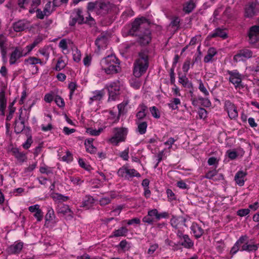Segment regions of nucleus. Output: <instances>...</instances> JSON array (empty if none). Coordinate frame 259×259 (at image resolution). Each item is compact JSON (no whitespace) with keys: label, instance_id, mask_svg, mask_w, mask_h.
I'll return each mask as SVG.
<instances>
[{"label":"nucleus","instance_id":"1","mask_svg":"<svg viewBox=\"0 0 259 259\" xmlns=\"http://www.w3.org/2000/svg\"><path fill=\"white\" fill-rule=\"evenodd\" d=\"M149 25V21L144 17L136 19L132 24V30L134 32L142 31L143 29H145L144 34L139 37L140 42L144 45L148 44L151 40L150 32L148 29Z\"/></svg>","mask_w":259,"mask_h":259},{"label":"nucleus","instance_id":"2","mask_svg":"<svg viewBox=\"0 0 259 259\" xmlns=\"http://www.w3.org/2000/svg\"><path fill=\"white\" fill-rule=\"evenodd\" d=\"M101 69L106 74H113L120 71L119 62L114 55H110L100 61Z\"/></svg>","mask_w":259,"mask_h":259},{"label":"nucleus","instance_id":"3","mask_svg":"<svg viewBox=\"0 0 259 259\" xmlns=\"http://www.w3.org/2000/svg\"><path fill=\"white\" fill-rule=\"evenodd\" d=\"M149 66L148 56L147 53L142 52L134 63L133 73L135 77H140L145 73Z\"/></svg>","mask_w":259,"mask_h":259},{"label":"nucleus","instance_id":"4","mask_svg":"<svg viewBox=\"0 0 259 259\" xmlns=\"http://www.w3.org/2000/svg\"><path fill=\"white\" fill-rule=\"evenodd\" d=\"M113 136L109 139V142L113 145L117 146L120 142L125 141L127 134L126 128L115 127L112 131Z\"/></svg>","mask_w":259,"mask_h":259},{"label":"nucleus","instance_id":"5","mask_svg":"<svg viewBox=\"0 0 259 259\" xmlns=\"http://www.w3.org/2000/svg\"><path fill=\"white\" fill-rule=\"evenodd\" d=\"M118 176L124 178L126 179H129L133 177L140 178L141 175L135 169L130 168L127 165H123L120 167L118 171Z\"/></svg>","mask_w":259,"mask_h":259},{"label":"nucleus","instance_id":"6","mask_svg":"<svg viewBox=\"0 0 259 259\" xmlns=\"http://www.w3.org/2000/svg\"><path fill=\"white\" fill-rule=\"evenodd\" d=\"M259 10L257 0H249L245 7V15L247 17L254 16Z\"/></svg>","mask_w":259,"mask_h":259},{"label":"nucleus","instance_id":"7","mask_svg":"<svg viewBox=\"0 0 259 259\" xmlns=\"http://www.w3.org/2000/svg\"><path fill=\"white\" fill-rule=\"evenodd\" d=\"M229 81L233 84L236 88L242 87V76L237 70L229 71Z\"/></svg>","mask_w":259,"mask_h":259},{"label":"nucleus","instance_id":"8","mask_svg":"<svg viewBox=\"0 0 259 259\" xmlns=\"http://www.w3.org/2000/svg\"><path fill=\"white\" fill-rule=\"evenodd\" d=\"M112 5L108 2L104 0L97 1V13L98 14H105L111 9Z\"/></svg>","mask_w":259,"mask_h":259},{"label":"nucleus","instance_id":"9","mask_svg":"<svg viewBox=\"0 0 259 259\" xmlns=\"http://www.w3.org/2000/svg\"><path fill=\"white\" fill-rule=\"evenodd\" d=\"M23 56H25V54H23L22 48L20 47L15 48L14 51L10 54V64L11 65L14 64L19 58Z\"/></svg>","mask_w":259,"mask_h":259},{"label":"nucleus","instance_id":"10","mask_svg":"<svg viewBox=\"0 0 259 259\" xmlns=\"http://www.w3.org/2000/svg\"><path fill=\"white\" fill-rule=\"evenodd\" d=\"M225 108L231 119H235L238 117V112L236 107L230 101H225Z\"/></svg>","mask_w":259,"mask_h":259},{"label":"nucleus","instance_id":"11","mask_svg":"<svg viewBox=\"0 0 259 259\" xmlns=\"http://www.w3.org/2000/svg\"><path fill=\"white\" fill-rule=\"evenodd\" d=\"M105 116L107 117V120L110 124L117 123L121 116L118 112L114 111L113 109L110 110L108 111H105Z\"/></svg>","mask_w":259,"mask_h":259},{"label":"nucleus","instance_id":"12","mask_svg":"<svg viewBox=\"0 0 259 259\" xmlns=\"http://www.w3.org/2000/svg\"><path fill=\"white\" fill-rule=\"evenodd\" d=\"M252 56V52L248 49L240 50L234 57V60L236 62L245 60Z\"/></svg>","mask_w":259,"mask_h":259},{"label":"nucleus","instance_id":"13","mask_svg":"<svg viewBox=\"0 0 259 259\" xmlns=\"http://www.w3.org/2000/svg\"><path fill=\"white\" fill-rule=\"evenodd\" d=\"M248 36L249 42L251 44H254L259 40V26H252L250 28Z\"/></svg>","mask_w":259,"mask_h":259},{"label":"nucleus","instance_id":"14","mask_svg":"<svg viewBox=\"0 0 259 259\" xmlns=\"http://www.w3.org/2000/svg\"><path fill=\"white\" fill-rule=\"evenodd\" d=\"M186 219L183 217L173 216L170 220L171 225L176 229H182L186 226Z\"/></svg>","mask_w":259,"mask_h":259},{"label":"nucleus","instance_id":"15","mask_svg":"<svg viewBox=\"0 0 259 259\" xmlns=\"http://www.w3.org/2000/svg\"><path fill=\"white\" fill-rule=\"evenodd\" d=\"M158 210L156 209H152L148 211L147 215L143 218V222L148 224H152L154 221L155 218L157 220Z\"/></svg>","mask_w":259,"mask_h":259},{"label":"nucleus","instance_id":"16","mask_svg":"<svg viewBox=\"0 0 259 259\" xmlns=\"http://www.w3.org/2000/svg\"><path fill=\"white\" fill-rule=\"evenodd\" d=\"M58 212L62 214L67 220H70L73 218V213L67 205L63 204L59 206Z\"/></svg>","mask_w":259,"mask_h":259},{"label":"nucleus","instance_id":"17","mask_svg":"<svg viewBox=\"0 0 259 259\" xmlns=\"http://www.w3.org/2000/svg\"><path fill=\"white\" fill-rule=\"evenodd\" d=\"M28 210L32 213H34V217L36 219L38 222H40L43 218V212L40 208V205L35 204L28 207Z\"/></svg>","mask_w":259,"mask_h":259},{"label":"nucleus","instance_id":"18","mask_svg":"<svg viewBox=\"0 0 259 259\" xmlns=\"http://www.w3.org/2000/svg\"><path fill=\"white\" fill-rule=\"evenodd\" d=\"M28 22L27 21L22 20L16 22L13 24V28L16 32H21L24 31L28 27Z\"/></svg>","mask_w":259,"mask_h":259},{"label":"nucleus","instance_id":"19","mask_svg":"<svg viewBox=\"0 0 259 259\" xmlns=\"http://www.w3.org/2000/svg\"><path fill=\"white\" fill-rule=\"evenodd\" d=\"M227 36V33L224 29L218 28H216L212 32L209 33L207 37L209 39L213 37H220L223 39H225Z\"/></svg>","mask_w":259,"mask_h":259},{"label":"nucleus","instance_id":"20","mask_svg":"<svg viewBox=\"0 0 259 259\" xmlns=\"http://www.w3.org/2000/svg\"><path fill=\"white\" fill-rule=\"evenodd\" d=\"M23 248V243L21 242H15L10 245L7 249V252L9 254H15L19 253Z\"/></svg>","mask_w":259,"mask_h":259},{"label":"nucleus","instance_id":"21","mask_svg":"<svg viewBox=\"0 0 259 259\" xmlns=\"http://www.w3.org/2000/svg\"><path fill=\"white\" fill-rule=\"evenodd\" d=\"M92 96L90 98L89 104H91L94 101H101L105 95L104 90H96L92 93Z\"/></svg>","mask_w":259,"mask_h":259},{"label":"nucleus","instance_id":"22","mask_svg":"<svg viewBox=\"0 0 259 259\" xmlns=\"http://www.w3.org/2000/svg\"><path fill=\"white\" fill-rule=\"evenodd\" d=\"M190 228L191 232L196 238H200L204 233L203 229L196 223H193Z\"/></svg>","mask_w":259,"mask_h":259},{"label":"nucleus","instance_id":"23","mask_svg":"<svg viewBox=\"0 0 259 259\" xmlns=\"http://www.w3.org/2000/svg\"><path fill=\"white\" fill-rule=\"evenodd\" d=\"M82 10L81 9H76L74 10L72 16H73V24L78 22L79 24H82L84 22L83 16L82 15Z\"/></svg>","mask_w":259,"mask_h":259},{"label":"nucleus","instance_id":"24","mask_svg":"<svg viewBox=\"0 0 259 259\" xmlns=\"http://www.w3.org/2000/svg\"><path fill=\"white\" fill-rule=\"evenodd\" d=\"M247 175V172L242 170L238 171L235 175L234 180L236 184L240 186H242L244 184L245 179Z\"/></svg>","mask_w":259,"mask_h":259},{"label":"nucleus","instance_id":"25","mask_svg":"<svg viewBox=\"0 0 259 259\" xmlns=\"http://www.w3.org/2000/svg\"><path fill=\"white\" fill-rule=\"evenodd\" d=\"M122 85V83L120 81L117 80L107 84L106 85V88L108 90V92L119 93Z\"/></svg>","mask_w":259,"mask_h":259},{"label":"nucleus","instance_id":"26","mask_svg":"<svg viewBox=\"0 0 259 259\" xmlns=\"http://www.w3.org/2000/svg\"><path fill=\"white\" fill-rule=\"evenodd\" d=\"M46 223L55 224L57 222L54 210L52 208L48 209V212L45 215Z\"/></svg>","mask_w":259,"mask_h":259},{"label":"nucleus","instance_id":"27","mask_svg":"<svg viewBox=\"0 0 259 259\" xmlns=\"http://www.w3.org/2000/svg\"><path fill=\"white\" fill-rule=\"evenodd\" d=\"M107 37L104 35H102L101 36H99L95 41V44L98 47L99 50L106 48L107 45Z\"/></svg>","mask_w":259,"mask_h":259},{"label":"nucleus","instance_id":"28","mask_svg":"<svg viewBox=\"0 0 259 259\" xmlns=\"http://www.w3.org/2000/svg\"><path fill=\"white\" fill-rule=\"evenodd\" d=\"M258 248V244H256L252 240L244 243L241 247V250L253 251L256 250Z\"/></svg>","mask_w":259,"mask_h":259},{"label":"nucleus","instance_id":"29","mask_svg":"<svg viewBox=\"0 0 259 259\" xmlns=\"http://www.w3.org/2000/svg\"><path fill=\"white\" fill-rule=\"evenodd\" d=\"M147 107L144 104H140L138 108V112L136 114V120L139 121L140 120L144 119L146 116V111Z\"/></svg>","mask_w":259,"mask_h":259},{"label":"nucleus","instance_id":"30","mask_svg":"<svg viewBox=\"0 0 259 259\" xmlns=\"http://www.w3.org/2000/svg\"><path fill=\"white\" fill-rule=\"evenodd\" d=\"M7 105V99L5 95V92L3 90L0 91V111L2 115H5V110Z\"/></svg>","mask_w":259,"mask_h":259},{"label":"nucleus","instance_id":"31","mask_svg":"<svg viewBox=\"0 0 259 259\" xmlns=\"http://www.w3.org/2000/svg\"><path fill=\"white\" fill-rule=\"evenodd\" d=\"M128 233V229L125 227H122L117 230H114L110 237H117L126 236Z\"/></svg>","mask_w":259,"mask_h":259},{"label":"nucleus","instance_id":"32","mask_svg":"<svg viewBox=\"0 0 259 259\" xmlns=\"http://www.w3.org/2000/svg\"><path fill=\"white\" fill-rule=\"evenodd\" d=\"M217 51L214 48H210L208 49L207 55L204 58L205 63H209L213 61V57L217 55Z\"/></svg>","mask_w":259,"mask_h":259},{"label":"nucleus","instance_id":"33","mask_svg":"<svg viewBox=\"0 0 259 259\" xmlns=\"http://www.w3.org/2000/svg\"><path fill=\"white\" fill-rule=\"evenodd\" d=\"M246 238L247 237L246 236H241L231 248L230 250L231 254L234 255L237 253L239 249V245L243 243L246 240Z\"/></svg>","mask_w":259,"mask_h":259},{"label":"nucleus","instance_id":"34","mask_svg":"<svg viewBox=\"0 0 259 259\" xmlns=\"http://www.w3.org/2000/svg\"><path fill=\"white\" fill-rule=\"evenodd\" d=\"M130 102L128 99H126L122 102L117 105L118 112L121 115L127 112V107Z\"/></svg>","mask_w":259,"mask_h":259},{"label":"nucleus","instance_id":"35","mask_svg":"<svg viewBox=\"0 0 259 259\" xmlns=\"http://www.w3.org/2000/svg\"><path fill=\"white\" fill-rule=\"evenodd\" d=\"M94 202V199L92 196H87L82 202L81 206L89 209L93 205Z\"/></svg>","mask_w":259,"mask_h":259},{"label":"nucleus","instance_id":"36","mask_svg":"<svg viewBox=\"0 0 259 259\" xmlns=\"http://www.w3.org/2000/svg\"><path fill=\"white\" fill-rule=\"evenodd\" d=\"M7 38L6 37L1 34L0 35V49L3 56H5L7 52Z\"/></svg>","mask_w":259,"mask_h":259},{"label":"nucleus","instance_id":"37","mask_svg":"<svg viewBox=\"0 0 259 259\" xmlns=\"http://www.w3.org/2000/svg\"><path fill=\"white\" fill-rule=\"evenodd\" d=\"M183 241L181 243V245L186 248H191L194 246V242L190 238L188 235L183 236Z\"/></svg>","mask_w":259,"mask_h":259},{"label":"nucleus","instance_id":"38","mask_svg":"<svg viewBox=\"0 0 259 259\" xmlns=\"http://www.w3.org/2000/svg\"><path fill=\"white\" fill-rule=\"evenodd\" d=\"M93 139H89L85 140L84 145L87 151L90 153H94L96 152L97 149L93 144Z\"/></svg>","mask_w":259,"mask_h":259},{"label":"nucleus","instance_id":"39","mask_svg":"<svg viewBox=\"0 0 259 259\" xmlns=\"http://www.w3.org/2000/svg\"><path fill=\"white\" fill-rule=\"evenodd\" d=\"M197 0H189L186 3L184 7V11L186 13L191 12L196 6V2Z\"/></svg>","mask_w":259,"mask_h":259},{"label":"nucleus","instance_id":"40","mask_svg":"<svg viewBox=\"0 0 259 259\" xmlns=\"http://www.w3.org/2000/svg\"><path fill=\"white\" fill-rule=\"evenodd\" d=\"M24 63L26 65H33L37 64L42 65L43 64L40 59L34 57H30L25 59Z\"/></svg>","mask_w":259,"mask_h":259},{"label":"nucleus","instance_id":"41","mask_svg":"<svg viewBox=\"0 0 259 259\" xmlns=\"http://www.w3.org/2000/svg\"><path fill=\"white\" fill-rule=\"evenodd\" d=\"M39 42V40L36 39L32 44L27 46L24 49L22 48L23 54H25V56L29 54Z\"/></svg>","mask_w":259,"mask_h":259},{"label":"nucleus","instance_id":"42","mask_svg":"<svg viewBox=\"0 0 259 259\" xmlns=\"http://www.w3.org/2000/svg\"><path fill=\"white\" fill-rule=\"evenodd\" d=\"M138 125L137 131L141 135L144 134L146 132L147 123L145 121L140 122L136 120Z\"/></svg>","mask_w":259,"mask_h":259},{"label":"nucleus","instance_id":"43","mask_svg":"<svg viewBox=\"0 0 259 259\" xmlns=\"http://www.w3.org/2000/svg\"><path fill=\"white\" fill-rule=\"evenodd\" d=\"M51 197L54 201L58 202L66 201L68 199V196L57 193L52 194Z\"/></svg>","mask_w":259,"mask_h":259},{"label":"nucleus","instance_id":"44","mask_svg":"<svg viewBox=\"0 0 259 259\" xmlns=\"http://www.w3.org/2000/svg\"><path fill=\"white\" fill-rule=\"evenodd\" d=\"M180 104V100L179 98H175L169 101L168 103V106L171 110H176L178 108V105Z\"/></svg>","mask_w":259,"mask_h":259},{"label":"nucleus","instance_id":"45","mask_svg":"<svg viewBox=\"0 0 259 259\" xmlns=\"http://www.w3.org/2000/svg\"><path fill=\"white\" fill-rule=\"evenodd\" d=\"M179 82L183 85L184 87H191L192 86L191 83L189 82L188 78L186 77V74L184 75L179 76Z\"/></svg>","mask_w":259,"mask_h":259},{"label":"nucleus","instance_id":"46","mask_svg":"<svg viewBox=\"0 0 259 259\" xmlns=\"http://www.w3.org/2000/svg\"><path fill=\"white\" fill-rule=\"evenodd\" d=\"M54 7L53 5H52L51 1L48 2V3L45 5V8L44 9V12L45 13L46 15L49 16L50 15L54 10Z\"/></svg>","mask_w":259,"mask_h":259},{"label":"nucleus","instance_id":"47","mask_svg":"<svg viewBox=\"0 0 259 259\" xmlns=\"http://www.w3.org/2000/svg\"><path fill=\"white\" fill-rule=\"evenodd\" d=\"M72 56L73 60L76 62H78L81 60V55L80 51L76 48L72 50Z\"/></svg>","mask_w":259,"mask_h":259},{"label":"nucleus","instance_id":"48","mask_svg":"<svg viewBox=\"0 0 259 259\" xmlns=\"http://www.w3.org/2000/svg\"><path fill=\"white\" fill-rule=\"evenodd\" d=\"M103 131V128L100 127L98 130L94 129L93 128H89L87 130V133L91 136H99Z\"/></svg>","mask_w":259,"mask_h":259},{"label":"nucleus","instance_id":"49","mask_svg":"<svg viewBox=\"0 0 259 259\" xmlns=\"http://www.w3.org/2000/svg\"><path fill=\"white\" fill-rule=\"evenodd\" d=\"M198 82H199L198 89L200 90V91L201 93H202L206 97V96H209V93L208 91H207V90L206 89L205 85L202 82V81L201 80H198Z\"/></svg>","mask_w":259,"mask_h":259},{"label":"nucleus","instance_id":"50","mask_svg":"<svg viewBox=\"0 0 259 259\" xmlns=\"http://www.w3.org/2000/svg\"><path fill=\"white\" fill-rule=\"evenodd\" d=\"M77 84L74 82H71L68 84V88L70 90L69 99H71L74 94V91L77 89Z\"/></svg>","mask_w":259,"mask_h":259},{"label":"nucleus","instance_id":"51","mask_svg":"<svg viewBox=\"0 0 259 259\" xmlns=\"http://www.w3.org/2000/svg\"><path fill=\"white\" fill-rule=\"evenodd\" d=\"M149 110L152 116L155 118H159L160 114L158 109L155 106H152L149 108Z\"/></svg>","mask_w":259,"mask_h":259},{"label":"nucleus","instance_id":"52","mask_svg":"<svg viewBox=\"0 0 259 259\" xmlns=\"http://www.w3.org/2000/svg\"><path fill=\"white\" fill-rule=\"evenodd\" d=\"M12 152L14 156L20 160H24L25 158V155L20 152L17 149L14 148L12 150Z\"/></svg>","mask_w":259,"mask_h":259},{"label":"nucleus","instance_id":"53","mask_svg":"<svg viewBox=\"0 0 259 259\" xmlns=\"http://www.w3.org/2000/svg\"><path fill=\"white\" fill-rule=\"evenodd\" d=\"M41 0H32L31 8L29 10L30 13H33L35 9L40 4Z\"/></svg>","mask_w":259,"mask_h":259},{"label":"nucleus","instance_id":"54","mask_svg":"<svg viewBox=\"0 0 259 259\" xmlns=\"http://www.w3.org/2000/svg\"><path fill=\"white\" fill-rule=\"evenodd\" d=\"M158 245L156 243L150 245L147 250V254L149 256H152L154 252L158 249Z\"/></svg>","mask_w":259,"mask_h":259},{"label":"nucleus","instance_id":"55","mask_svg":"<svg viewBox=\"0 0 259 259\" xmlns=\"http://www.w3.org/2000/svg\"><path fill=\"white\" fill-rule=\"evenodd\" d=\"M24 128V124L23 122L17 121L15 123V131L17 133H19L23 131Z\"/></svg>","mask_w":259,"mask_h":259},{"label":"nucleus","instance_id":"56","mask_svg":"<svg viewBox=\"0 0 259 259\" xmlns=\"http://www.w3.org/2000/svg\"><path fill=\"white\" fill-rule=\"evenodd\" d=\"M119 94V93L118 92H108L109 97L108 99V102L116 100L118 98Z\"/></svg>","mask_w":259,"mask_h":259},{"label":"nucleus","instance_id":"57","mask_svg":"<svg viewBox=\"0 0 259 259\" xmlns=\"http://www.w3.org/2000/svg\"><path fill=\"white\" fill-rule=\"evenodd\" d=\"M66 63L63 60L60 59L57 61L55 69L57 71H60L63 69Z\"/></svg>","mask_w":259,"mask_h":259},{"label":"nucleus","instance_id":"58","mask_svg":"<svg viewBox=\"0 0 259 259\" xmlns=\"http://www.w3.org/2000/svg\"><path fill=\"white\" fill-rule=\"evenodd\" d=\"M55 102L59 107L62 108L65 106V102L63 99L59 96H57L55 98Z\"/></svg>","mask_w":259,"mask_h":259},{"label":"nucleus","instance_id":"59","mask_svg":"<svg viewBox=\"0 0 259 259\" xmlns=\"http://www.w3.org/2000/svg\"><path fill=\"white\" fill-rule=\"evenodd\" d=\"M9 113L7 115L6 120L7 121H10L13 117V113H14L15 111V108L13 107V104L12 103L11 105L9 106Z\"/></svg>","mask_w":259,"mask_h":259},{"label":"nucleus","instance_id":"60","mask_svg":"<svg viewBox=\"0 0 259 259\" xmlns=\"http://www.w3.org/2000/svg\"><path fill=\"white\" fill-rule=\"evenodd\" d=\"M70 41L69 40H67L66 39H62L59 44V46L60 48L62 49L63 51L66 50L67 49V45L68 43Z\"/></svg>","mask_w":259,"mask_h":259},{"label":"nucleus","instance_id":"61","mask_svg":"<svg viewBox=\"0 0 259 259\" xmlns=\"http://www.w3.org/2000/svg\"><path fill=\"white\" fill-rule=\"evenodd\" d=\"M123 222L126 223L128 225H131L133 224H140L141 221L140 219L137 218H133L131 220H125Z\"/></svg>","mask_w":259,"mask_h":259},{"label":"nucleus","instance_id":"62","mask_svg":"<svg viewBox=\"0 0 259 259\" xmlns=\"http://www.w3.org/2000/svg\"><path fill=\"white\" fill-rule=\"evenodd\" d=\"M190 64H191V61H190V59H187L183 65V70L184 72L185 73H187L188 72V70H189L190 69Z\"/></svg>","mask_w":259,"mask_h":259},{"label":"nucleus","instance_id":"63","mask_svg":"<svg viewBox=\"0 0 259 259\" xmlns=\"http://www.w3.org/2000/svg\"><path fill=\"white\" fill-rule=\"evenodd\" d=\"M250 212V210L248 208L241 209L237 211V214L240 217H244L247 215Z\"/></svg>","mask_w":259,"mask_h":259},{"label":"nucleus","instance_id":"64","mask_svg":"<svg viewBox=\"0 0 259 259\" xmlns=\"http://www.w3.org/2000/svg\"><path fill=\"white\" fill-rule=\"evenodd\" d=\"M52 129L53 125L50 122H49L47 125H45L44 124L41 125V130L44 132L50 131Z\"/></svg>","mask_w":259,"mask_h":259}]
</instances>
